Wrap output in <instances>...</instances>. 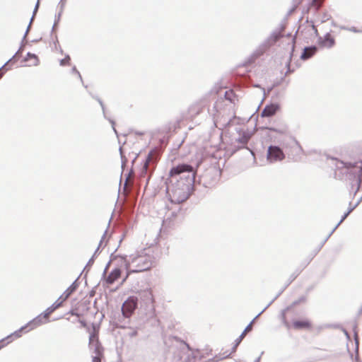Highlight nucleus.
<instances>
[{
  "mask_svg": "<svg viewBox=\"0 0 362 362\" xmlns=\"http://www.w3.org/2000/svg\"><path fill=\"white\" fill-rule=\"evenodd\" d=\"M196 175L197 170L188 164H179L170 169V182H173L174 180L176 182L168 189L172 203L180 204L188 199L189 187L194 182Z\"/></svg>",
  "mask_w": 362,
  "mask_h": 362,
  "instance_id": "1",
  "label": "nucleus"
},
{
  "mask_svg": "<svg viewBox=\"0 0 362 362\" xmlns=\"http://www.w3.org/2000/svg\"><path fill=\"white\" fill-rule=\"evenodd\" d=\"M134 269L132 272H142L149 270L153 266L152 256L144 250L132 259Z\"/></svg>",
  "mask_w": 362,
  "mask_h": 362,
  "instance_id": "2",
  "label": "nucleus"
},
{
  "mask_svg": "<svg viewBox=\"0 0 362 362\" xmlns=\"http://www.w3.org/2000/svg\"><path fill=\"white\" fill-rule=\"evenodd\" d=\"M290 311H291V308L287 307L281 313L283 322L288 329L293 328L296 330H311L313 329V322L308 318L295 320L291 324L287 317V315Z\"/></svg>",
  "mask_w": 362,
  "mask_h": 362,
  "instance_id": "3",
  "label": "nucleus"
},
{
  "mask_svg": "<svg viewBox=\"0 0 362 362\" xmlns=\"http://www.w3.org/2000/svg\"><path fill=\"white\" fill-rule=\"evenodd\" d=\"M137 298L130 296L122 305V314L125 317H130L137 306Z\"/></svg>",
  "mask_w": 362,
  "mask_h": 362,
  "instance_id": "4",
  "label": "nucleus"
},
{
  "mask_svg": "<svg viewBox=\"0 0 362 362\" xmlns=\"http://www.w3.org/2000/svg\"><path fill=\"white\" fill-rule=\"evenodd\" d=\"M267 158L271 162L281 160L284 158V154L278 146H270L268 149Z\"/></svg>",
  "mask_w": 362,
  "mask_h": 362,
  "instance_id": "5",
  "label": "nucleus"
},
{
  "mask_svg": "<svg viewBox=\"0 0 362 362\" xmlns=\"http://www.w3.org/2000/svg\"><path fill=\"white\" fill-rule=\"evenodd\" d=\"M88 331L90 332L89 337V346L90 347H94L95 351H99V341L98 337V331L95 329V326H93V328L90 329L88 328Z\"/></svg>",
  "mask_w": 362,
  "mask_h": 362,
  "instance_id": "6",
  "label": "nucleus"
},
{
  "mask_svg": "<svg viewBox=\"0 0 362 362\" xmlns=\"http://www.w3.org/2000/svg\"><path fill=\"white\" fill-rule=\"evenodd\" d=\"M319 45L322 47L331 48L335 45L334 37L330 33H327L323 37L320 38Z\"/></svg>",
  "mask_w": 362,
  "mask_h": 362,
  "instance_id": "7",
  "label": "nucleus"
},
{
  "mask_svg": "<svg viewBox=\"0 0 362 362\" xmlns=\"http://www.w3.org/2000/svg\"><path fill=\"white\" fill-rule=\"evenodd\" d=\"M279 110V106L277 104H269L265 106L262 112H261V116L262 117H272L274 115L276 112Z\"/></svg>",
  "mask_w": 362,
  "mask_h": 362,
  "instance_id": "8",
  "label": "nucleus"
},
{
  "mask_svg": "<svg viewBox=\"0 0 362 362\" xmlns=\"http://www.w3.org/2000/svg\"><path fill=\"white\" fill-rule=\"evenodd\" d=\"M24 62L28 66H37L39 64V59L35 54L28 53Z\"/></svg>",
  "mask_w": 362,
  "mask_h": 362,
  "instance_id": "9",
  "label": "nucleus"
},
{
  "mask_svg": "<svg viewBox=\"0 0 362 362\" xmlns=\"http://www.w3.org/2000/svg\"><path fill=\"white\" fill-rule=\"evenodd\" d=\"M317 51V48L313 47H305L300 56V58L303 60L308 59L313 57Z\"/></svg>",
  "mask_w": 362,
  "mask_h": 362,
  "instance_id": "10",
  "label": "nucleus"
},
{
  "mask_svg": "<svg viewBox=\"0 0 362 362\" xmlns=\"http://www.w3.org/2000/svg\"><path fill=\"white\" fill-rule=\"evenodd\" d=\"M121 275V271L119 269H113L107 278V282L108 284L114 283L117 279L119 278Z\"/></svg>",
  "mask_w": 362,
  "mask_h": 362,
  "instance_id": "11",
  "label": "nucleus"
},
{
  "mask_svg": "<svg viewBox=\"0 0 362 362\" xmlns=\"http://www.w3.org/2000/svg\"><path fill=\"white\" fill-rule=\"evenodd\" d=\"M64 300H62L59 297V299L54 302L49 308H48L45 311V317H48L51 313H52L56 309L59 308Z\"/></svg>",
  "mask_w": 362,
  "mask_h": 362,
  "instance_id": "12",
  "label": "nucleus"
},
{
  "mask_svg": "<svg viewBox=\"0 0 362 362\" xmlns=\"http://www.w3.org/2000/svg\"><path fill=\"white\" fill-rule=\"evenodd\" d=\"M75 286H71L69 287L64 293L60 296L62 300H66L70 295L75 291Z\"/></svg>",
  "mask_w": 362,
  "mask_h": 362,
  "instance_id": "13",
  "label": "nucleus"
},
{
  "mask_svg": "<svg viewBox=\"0 0 362 362\" xmlns=\"http://www.w3.org/2000/svg\"><path fill=\"white\" fill-rule=\"evenodd\" d=\"M71 58L69 55H66L64 59L60 60L61 66H68L70 65Z\"/></svg>",
  "mask_w": 362,
  "mask_h": 362,
  "instance_id": "14",
  "label": "nucleus"
},
{
  "mask_svg": "<svg viewBox=\"0 0 362 362\" xmlns=\"http://www.w3.org/2000/svg\"><path fill=\"white\" fill-rule=\"evenodd\" d=\"M97 355L93 358V362H101V354L100 351H96Z\"/></svg>",
  "mask_w": 362,
  "mask_h": 362,
  "instance_id": "15",
  "label": "nucleus"
},
{
  "mask_svg": "<svg viewBox=\"0 0 362 362\" xmlns=\"http://www.w3.org/2000/svg\"><path fill=\"white\" fill-rule=\"evenodd\" d=\"M269 129L271 131H273V132H277V133L281 134H284L286 132V128L285 127L280 129H273V128H271Z\"/></svg>",
  "mask_w": 362,
  "mask_h": 362,
  "instance_id": "16",
  "label": "nucleus"
},
{
  "mask_svg": "<svg viewBox=\"0 0 362 362\" xmlns=\"http://www.w3.org/2000/svg\"><path fill=\"white\" fill-rule=\"evenodd\" d=\"M322 4V0H313V4L316 6L317 8H319Z\"/></svg>",
  "mask_w": 362,
  "mask_h": 362,
  "instance_id": "17",
  "label": "nucleus"
},
{
  "mask_svg": "<svg viewBox=\"0 0 362 362\" xmlns=\"http://www.w3.org/2000/svg\"><path fill=\"white\" fill-rule=\"evenodd\" d=\"M252 322L246 327V328L245 329L244 331H245V332H246L247 334L249 332H250L252 330Z\"/></svg>",
  "mask_w": 362,
  "mask_h": 362,
  "instance_id": "18",
  "label": "nucleus"
},
{
  "mask_svg": "<svg viewBox=\"0 0 362 362\" xmlns=\"http://www.w3.org/2000/svg\"><path fill=\"white\" fill-rule=\"evenodd\" d=\"M23 329H24L23 327V328H21V330H19V331H18V332H15L14 334H13L11 335V337L14 336L16 338H18V337H21V332ZM9 337H11V336H10Z\"/></svg>",
  "mask_w": 362,
  "mask_h": 362,
  "instance_id": "19",
  "label": "nucleus"
},
{
  "mask_svg": "<svg viewBox=\"0 0 362 362\" xmlns=\"http://www.w3.org/2000/svg\"><path fill=\"white\" fill-rule=\"evenodd\" d=\"M296 38L293 37L291 40V53L293 52L295 49Z\"/></svg>",
  "mask_w": 362,
  "mask_h": 362,
  "instance_id": "20",
  "label": "nucleus"
},
{
  "mask_svg": "<svg viewBox=\"0 0 362 362\" xmlns=\"http://www.w3.org/2000/svg\"><path fill=\"white\" fill-rule=\"evenodd\" d=\"M79 322H80V324H81V327H82L88 328V327H87V323H86L84 320H79Z\"/></svg>",
  "mask_w": 362,
  "mask_h": 362,
  "instance_id": "21",
  "label": "nucleus"
},
{
  "mask_svg": "<svg viewBox=\"0 0 362 362\" xmlns=\"http://www.w3.org/2000/svg\"><path fill=\"white\" fill-rule=\"evenodd\" d=\"M311 27H312L313 30H314L315 34L316 35H319L318 30H317V28L315 27V25L312 24Z\"/></svg>",
  "mask_w": 362,
  "mask_h": 362,
  "instance_id": "22",
  "label": "nucleus"
},
{
  "mask_svg": "<svg viewBox=\"0 0 362 362\" xmlns=\"http://www.w3.org/2000/svg\"><path fill=\"white\" fill-rule=\"evenodd\" d=\"M246 334H247V333L245 332V331H243V332L240 336V340H243L245 338V337L246 336Z\"/></svg>",
  "mask_w": 362,
  "mask_h": 362,
  "instance_id": "23",
  "label": "nucleus"
},
{
  "mask_svg": "<svg viewBox=\"0 0 362 362\" xmlns=\"http://www.w3.org/2000/svg\"><path fill=\"white\" fill-rule=\"evenodd\" d=\"M242 341V340H240V337L235 340V346H238L239 344Z\"/></svg>",
  "mask_w": 362,
  "mask_h": 362,
  "instance_id": "24",
  "label": "nucleus"
},
{
  "mask_svg": "<svg viewBox=\"0 0 362 362\" xmlns=\"http://www.w3.org/2000/svg\"><path fill=\"white\" fill-rule=\"evenodd\" d=\"M151 156H152V153H150L148 156L146 163L150 161V160L151 159Z\"/></svg>",
  "mask_w": 362,
  "mask_h": 362,
  "instance_id": "25",
  "label": "nucleus"
},
{
  "mask_svg": "<svg viewBox=\"0 0 362 362\" xmlns=\"http://www.w3.org/2000/svg\"><path fill=\"white\" fill-rule=\"evenodd\" d=\"M71 315H76L77 317H79V315H78V314H74L73 312H71Z\"/></svg>",
  "mask_w": 362,
  "mask_h": 362,
  "instance_id": "26",
  "label": "nucleus"
},
{
  "mask_svg": "<svg viewBox=\"0 0 362 362\" xmlns=\"http://www.w3.org/2000/svg\"><path fill=\"white\" fill-rule=\"evenodd\" d=\"M1 348V346H0V349Z\"/></svg>",
  "mask_w": 362,
  "mask_h": 362,
  "instance_id": "27",
  "label": "nucleus"
}]
</instances>
